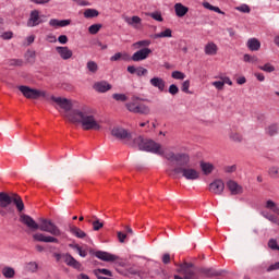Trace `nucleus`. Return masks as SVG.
I'll list each match as a JSON object with an SVG mask.
<instances>
[{
    "label": "nucleus",
    "instance_id": "obj_22",
    "mask_svg": "<svg viewBox=\"0 0 279 279\" xmlns=\"http://www.w3.org/2000/svg\"><path fill=\"white\" fill-rule=\"evenodd\" d=\"M140 101H141V98H138L136 96H133L131 98V101L125 104L126 110H129V112H133V114H134V112L136 111V108H137Z\"/></svg>",
    "mask_w": 279,
    "mask_h": 279
},
{
    "label": "nucleus",
    "instance_id": "obj_20",
    "mask_svg": "<svg viewBox=\"0 0 279 279\" xmlns=\"http://www.w3.org/2000/svg\"><path fill=\"white\" fill-rule=\"evenodd\" d=\"M49 25L50 27H69V25H71V20L51 19Z\"/></svg>",
    "mask_w": 279,
    "mask_h": 279
},
{
    "label": "nucleus",
    "instance_id": "obj_19",
    "mask_svg": "<svg viewBox=\"0 0 279 279\" xmlns=\"http://www.w3.org/2000/svg\"><path fill=\"white\" fill-rule=\"evenodd\" d=\"M112 88V85H110L106 81L97 82L94 84V89L97 90V93H108Z\"/></svg>",
    "mask_w": 279,
    "mask_h": 279
},
{
    "label": "nucleus",
    "instance_id": "obj_24",
    "mask_svg": "<svg viewBox=\"0 0 279 279\" xmlns=\"http://www.w3.org/2000/svg\"><path fill=\"white\" fill-rule=\"evenodd\" d=\"M174 12H175L177 16L182 19V16H186V14L189 13V8L183 5L182 3H175Z\"/></svg>",
    "mask_w": 279,
    "mask_h": 279
},
{
    "label": "nucleus",
    "instance_id": "obj_28",
    "mask_svg": "<svg viewBox=\"0 0 279 279\" xmlns=\"http://www.w3.org/2000/svg\"><path fill=\"white\" fill-rule=\"evenodd\" d=\"M70 232L71 234L76 236V239H86V232H84L82 229L77 227H71Z\"/></svg>",
    "mask_w": 279,
    "mask_h": 279
},
{
    "label": "nucleus",
    "instance_id": "obj_41",
    "mask_svg": "<svg viewBox=\"0 0 279 279\" xmlns=\"http://www.w3.org/2000/svg\"><path fill=\"white\" fill-rule=\"evenodd\" d=\"M95 276H109L110 278H112V271L106 269V268H101V269H96L94 270Z\"/></svg>",
    "mask_w": 279,
    "mask_h": 279
},
{
    "label": "nucleus",
    "instance_id": "obj_12",
    "mask_svg": "<svg viewBox=\"0 0 279 279\" xmlns=\"http://www.w3.org/2000/svg\"><path fill=\"white\" fill-rule=\"evenodd\" d=\"M56 51L61 60H71V58H73V50L66 46H57Z\"/></svg>",
    "mask_w": 279,
    "mask_h": 279
},
{
    "label": "nucleus",
    "instance_id": "obj_51",
    "mask_svg": "<svg viewBox=\"0 0 279 279\" xmlns=\"http://www.w3.org/2000/svg\"><path fill=\"white\" fill-rule=\"evenodd\" d=\"M244 62H252L253 64L258 62L257 57H252L250 54H244Z\"/></svg>",
    "mask_w": 279,
    "mask_h": 279
},
{
    "label": "nucleus",
    "instance_id": "obj_2",
    "mask_svg": "<svg viewBox=\"0 0 279 279\" xmlns=\"http://www.w3.org/2000/svg\"><path fill=\"white\" fill-rule=\"evenodd\" d=\"M20 221L24 223V226H27L29 230H40L41 232L51 234L45 235L44 233H35L33 234L34 241H37L38 243H60V240L56 236H62V230H60V227L54 225L51 219L40 218L39 223H37V221L29 215L23 214L20 217Z\"/></svg>",
    "mask_w": 279,
    "mask_h": 279
},
{
    "label": "nucleus",
    "instance_id": "obj_60",
    "mask_svg": "<svg viewBox=\"0 0 279 279\" xmlns=\"http://www.w3.org/2000/svg\"><path fill=\"white\" fill-rule=\"evenodd\" d=\"M225 171L226 173H234V171H236V166H227Z\"/></svg>",
    "mask_w": 279,
    "mask_h": 279
},
{
    "label": "nucleus",
    "instance_id": "obj_37",
    "mask_svg": "<svg viewBox=\"0 0 279 279\" xmlns=\"http://www.w3.org/2000/svg\"><path fill=\"white\" fill-rule=\"evenodd\" d=\"M268 175L272 178L274 180H278L279 177V167L278 166H272L268 170Z\"/></svg>",
    "mask_w": 279,
    "mask_h": 279
},
{
    "label": "nucleus",
    "instance_id": "obj_48",
    "mask_svg": "<svg viewBox=\"0 0 279 279\" xmlns=\"http://www.w3.org/2000/svg\"><path fill=\"white\" fill-rule=\"evenodd\" d=\"M189 88H191V81L186 80V81H184V82L182 83L181 90H182L183 93L189 94V93H191V92L189 90Z\"/></svg>",
    "mask_w": 279,
    "mask_h": 279
},
{
    "label": "nucleus",
    "instance_id": "obj_16",
    "mask_svg": "<svg viewBox=\"0 0 279 279\" xmlns=\"http://www.w3.org/2000/svg\"><path fill=\"white\" fill-rule=\"evenodd\" d=\"M227 186L229 189V191L231 192V195H241V193H243V187L241 185H239V183H236V181H229L227 183Z\"/></svg>",
    "mask_w": 279,
    "mask_h": 279
},
{
    "label": "nucleus",
    "instance_id": "obj_10",
    "mask_svg": "<svg viewBox=\"0 0 279 279\" xmlns=\"http://www.w3.org/2000/svg\"><path fill=\"white\" fill-rule=\"evenodd\" d=\"M94 256H96V258H99V260H104L105 263H114V260H119V256L104 251L95 252Z\"/></svg>",
    "mask_w": 279,
    "mask_h": 279
},
{
    "label": "nucleus",
    "instance_id": "obj_7",
    "mask_svg": "<svg viewBox=\"0 0 279 279\" xmlns=\"http://www.w3.org/2000/svg\"><path fill=\"white\" fill-rule=\"evenodd\" d=\"M41 23H45V21H43V15H40V11H31L29 17L27 20V27H38V25H41Z\"/></svg>",
    "mask_w": 279,
    "mask_h": 279
},
{
    "label": "nucleus",
    "instance_id": "obj_40",
    "mask_svg": "<svg viewBox=\"0 0 279 279\" xmlns=\"http://www.w3.org/2000/svg\"><path fill=\"white\" fill-rule=\"evenodd\" d=\"M258 69L260 71H265V73H274L276 71V68L271 65V63H266L264 65H259Z\"/></svg>",
    "mask_w": 279,
    "mask_h": 279
},
{
    "label": "nucleus",
    "instance_id": "obj_59",
    "mask_svg": "<svg viewBox=\"0 0 279 279\" xmlns=\"http://www.w3.org/2000/svg\"><path fill=\"white\" fill-rule=\"evenodd\" d=\"M46 40L48 43H58V38H56V35H53V34L47 35Z\"/></svg>",
    "mask_w": 279,
    "mask_h": 279
},
{
    "label": "nucleus",
    "instance_id": "obj_25",
    "mask_svg": "<svg viewBox=\"0 0 279 279\" xmlns=\"http://www.w3.org/2000/svg\"><path fill=\"white\" fill-rule=\"evenodd\" d=\"M12 202L16 206L19 213H23V210H25V204L23 203V198H21L19 194H13Z\"/></svg>",
    "mask_w": 279,
    "mask_h": 279
},
{
    "label": "nucleus",
    "instance_id": "obj_55",
    "mask_svg": "<svg viewBox=\"0 0 279 279\" xmlns=\"http://www.w3.org/2000/svg\"><path fill=\"white\" fill-rule=\"evenodd\" d=\"M118 239L120 241V243H125V240L128 239V234L121 232V231H118Z\"/></svg>",
    "mask_w": 279,
    "mask_h": 279
},
{
    "label": "nucleus",
    "instance_id": "obj_33",
    "mask_svg": "<svg viewBox=\"0 0 279 279\" xmlns=\"http://www.w3.org/2000/svg\"><path fill=\"white\" fill-rule=\"evenodd\" d=\"M72 250H76L78 256H81L82 258H86V256H88V253L84 250H82V246H80V244H70L69 245Z\"/></svg>",
    "mask_w": 279,
    "mask_h": 279
},
{
    "label": "nucleus",
    "instance_id": "obj_27",
    "mask_svg": "<svg viewBox=\"0 0 279 279\" xmlns=\"http://www.w3.org/2000/svg\"><path fill=\"white\" fill-rule=\"evenodd\" d=\"M247 47L251 51H258L260 49V41L256 38H251L247 41Z\"/></svg>",
    "mask_w": 279,
    "mask_h": 279
},
{
    "label": "nucleus",
    "instance_id": "obj_54",
    "mask_svg": "<svg viewBox=\"0 0 279 279\" xmlns=\"http://www.w3.org/2000/svg\"><path fill=\"white\" fill-rule=\"evenodd\" d=\"M123 59V53L118 52L114 56L110 57L111 62H119V60Z\"/></svg>",
    "mask_w": 279,
    "mask_h": 279
},
{
    "label": "nucleus",
    "instance_id": "obj_53",
    "mask_svg": "<svg viewBox=\"0 0 279 279\" xmlns=\"http://www.w3.org/2000/svg\"><path fill=\"white\" fill-rule=\"evenodd\" d=\"M28 271H36L38 269V264L36 262H31L27 264Z\"/></svg>",
    "mask_w": 279,
    "mask_h": 279
},
{
    "label": "nucleus",
    "instance_id": "obj_34",
    "mask_svg": "<svg viewBox=\"0 0 279 279\" xmlns=\"http://www.w3.org/2000/svg\"><path fill=\"white\" fill-rule=\"evenodd\" d=\"M173 32L171 31V28H167L166 31L155 34L154 38H171L173 35Z\"/></svg>",
    "mask_w": 279,
    "mask_h": 279
},
{
    "label": "nucleus",
    "instance_id": "obj_32",
    "mask_svg": "<svg viewBox=\"0 0 279 279\" xmlns=\"http://www.w3.org/2000/svg\"><path fill=\"white\" fill-rule=\"evenodd\" d=\"M149 45H151V40L149 39H144V40H140L137 43L133 44L134 49H147V47H149Z\"/></svg>",
    "mask_w": 279,
    "mask_h": 279
},
{
    "label": "nucleus",
    "instance_id": "obj_63",
    "mask_svg": "<svg viewBox=\"0 0 279 279\" xmlns=\"http://www.w3.org/2000/svg\"><path fill=\"white\" fill-rule=\"evenodd\" d=\"M222 83H223V86H226V84H228L229 86H232V81L228 76L222 77Z\"/></svg>",
    "mask_w": 279,
    "mask_h": 279
},
{
    "label": "nucleus",
    "instance_id": "obj_18",
    "mask_svg": "<svg viewBox=\"0 0 279 279\" xmlns=\"http://www.w3.org/2000/svg\"><path fill=\"white\" fill-rule=\"evenodd\" d=\"M266 134L270 137L274 138V136H278L279 134V123L278 122H272L268 124L266 128Z\"/></svg>",
    "mask_w": 279,
    "mask_h": 279
},
{
    "label": "nucleus",
    "instance_id": "obj_21",
    "mask_svg": "<svg viewBox=\"0 0 279 279\" xmlns=\"http://www.w3.org/2000/svg\"><path fill=\"white\" fill-rule=\"evenodd\" d=\"M150 112H151V109H149V106L141 102V100H140V102H137V107L135 108V111H134L133 114H145V116H147Z\"/></svg>",
    "mask_w": 279,
    "mask_h": 279
},
{
    "label": "nucleus",
    "instance_id": "obj_56",
    "mask_svg": "<svg viewBox=\"0 0 279 279\" xmlns=\"http://www.w3.org/2000/svg\"><path fill=\"white\" fill-rule=\"evenodd\" d=\"M213 86H215V88L218 90H223V81H215L213 82Z\"/></svg>",
    "mask_w": 279,
    "mask_h": 279
},
{
    "label": "nucleus",
    "instance_id": "obj_36",
    "mask_svg": "<svg viewBox=\"0 0 279 279\" xmlns=\"http://www.w3.org/2000/svg\"><path fill=\"white\" fill-rule=\"evenodd\" d=\"M229 137L234 143H241V141H243V135H241V133H239L236 131H231L229 134Z\"/></svg>",
    "mask_w": 279,
    "mask_h": 279
},
{
    "label": "nucleus",
    "instance_id": "obj_30",
    "mask_svg": "<svg viewBox=\"0 0 279 279\" xmlns=\"http://www.w3.org/2000/svg\"><path fill=\"white\" fill-rule=\"evenodd\" d=\"M83 14L85 19H97L99 11L97 9H86Z\"/></svg>",
    "mask_w": 279,
    "mask_h": 279
},
{
    "label": "nucleus",
    "instance_id": "obj_17",
    "mask_svg": "<svg viewBox=\"0 0 279 279\" xmlns=\"http://www.w3.org/2000/svg\"><path fill=\"white\" fill-rule=\"evenodd\" d=\"M63 257L65 265H69V267H73L74 269H82V264L72 257L71 254H65Z\"/></svg>",
    "mask_w": 279,
    "mask_h": 279
},
{
    "label": "nucleus",
    "instance_id": "obj_4",
    "mask_svg": "<svg viewBox=\"0 0 279 279\" xmlns=\"http://www.w3.org/2000/svg\"><path fill=\"white\" fill-rule=\"evenodd\" d=\"M161 156H165L169 162H175L177 167L172 170L173 173L182 174L185 180H199V171L194 168L189 167L191 162V157L186 154H174L173 151L165 153Z\"/></svg>",
    "mask_w": 279,
    "mask_h": 279
},
{
    "label": "nucleus",
    "instance_id": "obj_47",
    "mask_svg": "<svg viewBox=\"0 0 279 279\" xmlns=\"http://www.w3.org/2000/svg\"><path fill=\"white\" fill-rule=\"evenodd\" d=\"M112 98L116 99V101H128L125 94H113Z\"/></svg>",
    "mask_w": 279,
    "mask_h": 279
},
{
    "label": "nucleus",
    "instance_id": "obj_23",
    "mask_svg": "<svg viewBox=\"0 0 279 279\" xmlns=\"http://www.w3.org/2000/svg\"><path fill=\"white\" fill-rule=\"evenodd\" d=\"M217 51H219V47L217 44L209 41L205 46V53L206 56H217Z\"/></svg>",
    "mask_w": 279,
    "mask_h": 279
},
{
    "label": "nucleus",
    "instance_id": "obj_46",
    "mask_svg": "<svg viewBox=\"0 0 279 279\" xmlns=\"http://www.w3.org/2000/svg\"><path fill=\"white\" fill-rule=\"evenodd\" d=\"M235 10H238V12H243V14H250V12H252V10L250 9V5L247 4H242L240 7H236Z\"/></svg>",
    "mask_w": 279,
    "mask_h": 279
},
{
    "label": "nucleus",
    "instance_id": "obj_42",
    "mask_svg": "<svg viewBox=\"0 0 279 279\" xmlns=\"http://www.w3.org/2000/svg\"><path fill=\"white\" fill-rule=\"evenodd\" d=\"M7 64L9 66H23V60L22 59H10Z\"/></svg>",
    "mask_w": 279,
    "mask_h": 279
},
{
    "label": "nucleus",
    "instance_id": "obj_62",
    "mask_svg": "<svg viewBox=\"0 0 279 279\" xmlns=\"http://www.w3.org/2000/svg\"><path fill=\"white\" fill-rule=\"evenodd\" d=\"M255 77L258 80V82H265V75L263 73H255Z\"/></svg>",
    "mask_w": 279,
    "mask_h": 279
},
{
    "label": "nucleus",
    "instance_id": "obj_1",
    "mask_svg": "<svg viewBox=\"0 0 279 279\" xmlns=\"http://www.w3.org/2000/svg\"><path fill=\"white\" fill-rule=\"evenodd\" d=\"M51 101H54L57 106L62 108L65 113V118L70 121V123H78L82 130L88 132L94 130L99 132L101 130V124L95 117V110L88 106H81L76 109H73V101L62 97L51 96L49 97Z\"/></svg>",
    "mask_w": 279,
    "mask_h": 279
},
{
    "label": "nucleus",
    "instance_id": "obj_14",
    "mask_svg": "<svg viewBox=\"0 0 279 279\" xmlns=\"http://www.w3.org/2000/svg\"><path fill=\"white\" fill-rule=\"evenodd\" d=\"M198 274H203L205 278H219L222 275L221 271L216 270L215 268H199Z\"/></svg>",
    "mask_w": 279,
    "mask_h": 279
},
{
    "label": "nucleus",
    "instance_id": "obj_44",
    "mask_svg": "<svg viewBox=\"0 0 279 279\" xmlns=\"http://www.w3.org/2000/svg\"><path fill=\"white\" fill-rule=\"evenodd\" d=\"M147 16H151L154 21H158L159 23H162V14L160 12H154V13H146Z\"/></svg>",
    "mask_w": 279,
    "mask_h": 279
},
{
    "label": "nucleus",
    "instance_id": "obj_64",
    "mask_svg": "<svg viewBox=\"0 0 279 279\" xmlns=\"http://www.w3.org/2000/svg\"><path fill=\"white\" fill-rule=\"evenodd\" d=\"M128 71H129L132 75H134V73H136V71H137V68H135L134 65H129V66H128Z\"/></svg>",
    "mask_w": 279,
    "mask_h": 279
},
{
    "label": "nucleus",
    "instance_id": "obj_38",
    "mask_svg": "<svg viewBox=\"0 0 279 279\" xmlns=\"http://www.w3.org/2000/svg\"><path fill=\"white\" fill-rule=\"evenodd\" d=\"M86 66L89 73H97L99 71V65L95 61H88Z\"/></svg>",
    "mask_w": 279,
    "mask_h": 279
},
{
    "label": "nucleus",
    "instance_id": "obj_26",
    "mask_svg": "<svg viewBox=\"0 0 279 279\" xmlns=\"http://www.w3.org/2000/svg\"><path fill=\"white\" fill-rule=\"evenodd\" d=\"M266 208L268 210H271V213H274V215H277V217H279V206L278 204H276V202L269 199L266 202Z\"/></svg>",
    "mask_w": 279,
    "mask_h": 279
},
{
    "label": "nucleus",
    "instance_id": "obj_43",
    "mask_svg": "<svg viewBox=\"0 0 279 279\" xmlns=\"http://www.w3.org/2000/svg\"><path fill=\"white\" fill-rule=\"evenodd\" d=\"M171 77L173 80H184L186 77V74H184V72H180V71H173L171 73Z\"/></svg>",
    "mask_w": 279,
    "mask_h": 279
},
{
    "label": "nucleus",
    "instance_id": "obj_58",
    "mask_svg": "<svg viewBox=\"0 0 279 279\" xmlns=\"http://www.w3.org/2000/svg\"><path fill=\"white\" fill-rule=\"evenodd\" d=\"M162 263L163 265H169V263H171V255H169V253L163 254Z\"/></svg>",
    "mask_w": 279,
    "mask_h": 279
},
{
    "label": "nucleus",
    "instance_id": "obj_3",
    "mask_svg": "<svg viewBox=\"0 0 279 279\" xmlns=\"http://www.w3.org/2000/svg\"><path fill=\"white\" fill-rule=\"evenodd\" d=\"M111 135L119 141H125L126 145H130V147H138L140 151H150V154H157L158 156L165 154L160 144L153 140H146L143 136L133 138L132 133L123 128H113L111 130Z\"/></svg>",
    "mask_w": 279,
    "mask_h": 279
},
{
    "label": "nucleus",
    "instance_id": "obj_13",
    "mask_svg": "<svg viewBox=\"0 0 279 279\" xmlns=\"http://www.w3.org/2000/svg\"><path fill=\"white\" fill-rule=\"evenodd\" d=\"M124 22L128 23L133 29H141L143 20L138 15L124 16Z\"/></svg>",
    "mask_w": 279,
    "mask_h": 279
},
{
    "label": "nucleus",
    "instance_id": "obj_35",
    "mask_svg": "<svg viewBox=\"0 0 279 279\" xmlns=\"http://www.w3.org/2000/svg\"><path fill=\"white\" fill-rule=\"evenodd\" d=\"M2 275L4 276V278H13L16 275V271H14V268L12 267H4L2 269Z\"/></svg>",
    "mask_w": 279,
    "mask_h": 279
},
{
    "label": "nucleus",
    "instance_id": "obj_6",
    "mask_svg": "<svg viewBox=\"0 0 279 279\" xmlns=\"http://www.w3.org/2000/svg\"><path fill=\"white\" fill-rule=\"evenodd\" d=\"M179 274H182L184 279H198L197 274L195 270H193V264L192 263H184L180 265V268L178 269Z\"/></svg>",
    "mask_w": 279,
    "mask_h": 279
},
{
    "label": "nucleus",
    "instance_id": "obj_39",
    "mask_svg": "<svg viewBox=\"0 0 279 279\" xmlns=\"http://www.w3.org/2000/svg\"><path fill=\"white\" fill-rule=\"evenodd\" d=\"M93 219H95L92 225H93V229L97 232L99 230H101V228H104V222H101L99 220V218H97V216H93Z\"/></svg>",
    "mask_w": 279,
    "mask_h": 279
},
{
    "label": "nucleus",
    "instance_id": "obj_5",
    "mask_svg": "<svg viewBox=\"0 0 279 279\" xmlns=\"http://www.w3.org/2000/svg\"><path fill=\"white\" fill-rule=\"evenodd\" d=\"M19 90L26 99H40V97H44V99L49 100V95L46 90H39L25 85L19 86Z\"/></svg>",
    "mask_w": 279,
    "mask_h": 279
},
{
    "label": "nucleus",
    "instance_id": "obj_57",
    "mask_svg": "<svg viewBox=\"0 0 279 279\" xmlns=\"http://www.w3.org/2000/svg\"><path fill=\"white\" fill-rule=\"evenodd\" d=\"M58 43H60V45H66V43H69V37L66 35H61L58 37Z\"/></svg>",
    "mask_w": 279,
    "mask_h": 279
},
{
    "label": "nucleus",
    "instance_id": "obj_11",
    "mask_svg": "<svg viewBox=\"0 0 279 279\" xmlns=\"http://www.w3.org/2000/svg\"><path fill=\"white\" fill-rule=\"evenodd\" d=\"M226 189V183L221 180H215L209 184V191L210 193H214V195H221Z\"/></svg>",
    "mask_w": 279,
    "mask_h": 279
},
{
    "label": "nucleus",
    "instance_id": "obj_52",
    "mask_svg": "<svg viewBox=\"0 0 279 279\" xmlns=\"http://www.w3.org/2000/svg\"><path fill=\"white\" fill-rule=\"evenodd\" d=\"M135 74L138 77H143V75H147V69L140 66V68H137Z\"/></svg>",
    "mask_w": 279,
    "mask_h": 279
},
{
    "label": "nucleus",
    "instance_id": "obj_50",
    "mask_svg": "<svg viewBox=\"0 0 279 279\" xmlns=\"http://www.w3.org/2000/svg\"><path fill=\"white\" fill-rule=\"evenodd\" d=\"M168 93H170V95H178L180 93V88H178L175 84H172L169 86Z\"/></svg>",
    "mask_w": 279,
    "mask_h": 279
},
{
    "label": "nucleus",
    "instance_id": "obj_8",
    "mask_svg": "<svg viewBox=\"0 0 279 279\" xmlns=\"http://www.w3.org/2000/svg\"><path fill=\"white\" fill-rule=\"evenodd\" d=\"M12 199L13 194L10 196V194L5 192H0V208H8V213H14V207H10Z\"/></svg>",
    "mask_w": 279,
    "mask_h": 279
},
{
    "label": "nucleus",
    "instance_id": "obj_31",
    "mask_svg": "<svg viewBox=\"0 0 279 279\" xmlns=\"http://www.w3.org/2000/svg\"><path fill=\"white\" fill-rule=\"evenodd\" d=\"M263 217H265V219H267L268 221H270V223H275L276 226H279V217L274 215V214H269V213H262Z\"/></svg>",
    "mask_w": 279,
    "mask_h": 279
},
{
    "label": "nucleus",
    "instance_id": "obj_15",
    "mask_svg": "<svg viewBox=\"0 0 279 279\" xmlns=\"http://www.w3.org/2000/svg\"><path fill=\"white\" fill-rule=\"evenodd\" d=\"M150 85L154 86V88H158L160 93H165V88L167 86V83L162 77L155 76L150 78Z\"/></svg>",
    "mask_w": 279,
    "mask_h": 279
},
{
    "label": "nucleus",
    "instance_id": "obj_49",
    "mask_svg": "<svg viewBox=\"0 0 279 279\" xmlns=\"http://www.w3.org/2000/svg\"><path fill=\"white\" fill-rule=\"evenodd\" d=\"M2 38V40H12V38L14 37V33L12 32H4L1 34L0 36Z\"/></svg>",
    "mask_w": 279,
    "mask_h": 279
},
{
    "label": "nucleus",
    "instance_id": "obj_45",
    "mask_svg": "<svg viewBox=\"0 0 279 279\" xmlns=\"http://www.w3.org/2000/svg\"><path fill=\"white\" fill-rule=\"evenodd\" d=\"M99 29H101V24H93L88 27L89 34H98Z\"/></svg>",
    "mask_w": 279,
    "mask_h": 279
},
{
    "label": "nucleus",
    "instance_id": "obj_9",
    "mask_svg": "<svg viewBox=\"0 0 279 279\" xmlns=\"http://www.w3.org/2000/svg\"><path fill=\"white\" fill-rule=\"evenodd\" d=\"M151 53V49L149 48H142L133 53L131 59L133 62H143V60H147L149 58V54Z\"/></svg>",
    "mask_w": 279,
    "mask_h": 279
},
{
    "label": "nucleus",
    "instance_id": "obj_29",
    "mask_svg": "<svg viewBox=\"0 0 279 279\" xmlns=\"http://www.w3.org/2000/svg\"><path fill=\"white\" fill-rule=\"evenodd\" d=\"M201 169L203 173H205V175H208L213 173V171L215 170V166H213V163L209 162H201Z\"/></svg>",
    "mask_w": 279,
    "mask_h": 279
},
{
    "label": "nucleus",
    "instance_id": "obj_61",
    "mask_svg": "<svg viewBox=\"0 0 279 279\" xmlns=\"http://www.w3.org/2000/svg\"><path fill=\"white\" fill-rule=\"evenodd\" d=\"M34 40H36V36H34V35L26 37V43H27L26 45L27 46L32 45L34 43Z\"/></svg>",
    "mask_w": 279,
    "mask_h": 279
}]
</instances>
